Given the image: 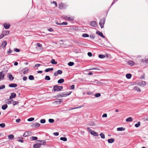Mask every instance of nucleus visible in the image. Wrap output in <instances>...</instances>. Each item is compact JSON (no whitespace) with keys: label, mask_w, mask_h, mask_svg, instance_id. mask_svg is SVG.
<instances>
[{"label":"nucleus","mask_w":148,"mask_h":148,"mask_svg":"<svg viewBox=\"0 0 148 148\" xmlns=\"http://www.w3.org/2000/svg\"><path fill=\"white\" fill-rule=\"evenodd\" d=\"M10 32V31L8 30L3 31L2 32V33L4 35V36H6L8 35Z\"/></svg>","instance_id":"nucleus-13"},{"label":"nucleus","mask_w":148,"mask_h":148,"mask_svg":"<svg viewBox=\"0 0 148 148\" xmlns=\"http://www.w3.org/2000/svg\"><path fill=\"white\" fill-rule=\"evenodd\" d=\"M140 125V122H138L135 125V126L136 127H138Z\"/></svg>","instance_id":"nucleus-40"},{"label":"nucleus","mask_w":148,"mask_h":148,"mask_svg":"<svg viewBox=\"0 0 148 148\" xmlns=\"http://www.w3.org/2000/svg\"><path fill=\"white\" fill-rule=\"evenodd\" d=\"M114 141V139L113 138L109 139H108V141L109 143H113Z\"/></svg>","instance_id":"nucleus-18"},{"label":"nucleus","mask_w":148,"mask_h":148,"mask_svg":"<svg viewBox=\"0 0 148 148\" xmlns=\"http://www.w3.org/2000/svg\"><path fill=\"white\" fill-rule=\"evenodd\" d=\"M96 34H98V35H99V36H100L101 37H103V38H105V36L103 35L102 33L101 32H100L99 31H97L96 32Z\"/></svg>","instance_id":"nucleus-11"},{"label":"nucleus","mask_w":148,"mask_h":148,"mask_svg":"<svg viewBox=\"0 0 148 148\" xmlns=\"http://www.w3.org/2000/svg\"><path fill=\"white\" fill-rule=\"evenodd\" d=\"M71 92H64L62 93V97H65L69 95L71 93Z\"/></svg>","instance_id":"nucleus-5"},{"label":"nucleus","mask_w":148,"mask_h":148,"mask_svg":"<svg viewBox=\"0 0 148 148\" xmlns=\"http://www.w3.org/2000/svg\"><path fill=\"white\" fill-rule=\"evenodd\" d=\"M29 69H27L26 70L24 71L23 74L24 75L28 73Z\"/></svg>","instance_id":"nucleus-52"},{"label":"nucleus","mask_w":148,"mask_h":148,"mask_svg":"<svg viewBox=\"0 0 148 148\" xmlns=\"http://www.w3.org/2000/svg\"><path fill=\"white\" fill-rule=\"evenodd\" d=\"M7 44V42L5 40L3 41L2 42V46L3 47V48H5Z\"/></svg>","instance_id":"nucleus-19"},{"label":"nucleus","mask_w":148,"mask_h":148,"mask_svg":"<svg viewBox=\"0 0 148 148\" xmlns=\"http://www.w3.org/2000/svg\"><path fill=\"white\" fill-rule=\"evenodd\" d=\"M31 133V132L30 131H28L26 132L23 134V136L24 137H26L29 135Z\"/></svg>","instance_id":"nucleus-10"},{"label":"nucleus","mask_w":148,"mask_h":148,"mask_svg":"<svg viewBox=\"0 0 148 148\" xmlns=\"http://www.w3.org/2000/svg\"><path fill=\"white\" fill-rule=\"evenodd\" d=\"M17 86V84H11L9 85V86L10 87H15Z\"/></svg>","instance_id":"nucleus-17"},{"label":"nucleus","mask_w":148,"mask_h":148,"mask_svg":"<svg viewBox=\"0 0 148 148\" xmlns=\"http://www.w3.org/2000/svg\"><path fill=\"white\" fill-rule=\"evenodd\" d=\"M21 121V119H18L16 120V122L17 123H19Z\"/></svg>","instance_id":"nucleus-64"},{"label":"nucleus","mask_w":148,"mask_h":148,"mask_svg":"<svg viewBox=\"0 0 148 148\" xmlns=\"http://www.w3.org/2000/svg\"><path fill=\"white\" fill-rule=\"evenodd\" d=\"M45 79L46 80H49L51 79V78H50V77L49 76H48V75H46V76L45 78Z\"/></svg>","instance_id":"nucleus-38"},{"label":"nucleus","mask_w":148,"mask_h":148,"mask_svg":"<svg viewBox=\"0 0 148 148\" xmlns=\"http://www.w3.org/2000/svg\"><path fill=\"white\" fill-rule=\"evenodd\" d=\"M64 81V80L62 78L59 79L58 81V83L59 84H61L63 83Z\"/></svg>","instance_id":"nucleus-24"},{"label":"nucleus","mask_w":148,"mask_h":148,"mask_svg":"<svg viewBox=\"0 0 148 148\" xmlns=\"http://www.w3.org/2000/svg\"><path fill=\"white\" fill-rule=\"evenodd\" d=\"M105 19L103 18H102L99 22V25L101 28L104 27V25L105 23Z\"/></svg>","instance_id":"nucleus-2"},{"label":"nucleus","mask_w":148,"mask_h":148,"mask_svg":"<svg viewBox=\"0 0 148 148\" xmlns=\"http://www.w3.org/2000/svg\"><path fill=\"white\" fill-rule=\"evenodd\" d=\"M74 63L73 62H70L68 63V65L69 66H72L74 65Z\"/></svg>","instance_id":"nucleus-36"},{"label":"nucleus","mask_w":148,"mask_h":148,"mask_svg":"<svg viewBox=\"0 0 148 148\" xmlns=\"http://www.w3.org/2000/svg\"><path fill=\"white\" fill-rule=\"evenodd\" d=\"M54 121V120L53 119H49V122L50 123H53Z\"/></svg>","instance_id":"nucleus-45"},{"label":"nucleus","mask_w":148,"mask_h":148,"mask_svg":"<svg viewBox=\"0 0 148 148\" xmlns=\"http://www.w3.org/2000/svg\"><path fill=\"white\" fill-rule=\"evenodd\" d=\"M64 18L67 21H73L74 20V18L73 17H68L66 16H64Z\"/></svg>","instance_id":"nucleus-6"},{"label":"nucleus","mask_w":148,"mask_h":148,"mask_svg":"<svg viewBox=\"0 0 148 148\" xmlns=\"http://www.w3.org/2000/svg\"><path fill=\"white\" fill-rule=\"evenodd\" d=\"M60 139L63 141H66L67 140V139L66 137H61L60 138Z\"/></svg>","instance_id":"nucleus-33"},{"label":"nucleus","mask_w":148,"mask_h":148,"mask_svg":"<svg viewBox=\"0 0 148 148\" xmlns=\"http://www.w3.org/2000/svg\"><path fill=\"white\" fill-rule=\"evenodd\" d=\"M82 37L84 38L88 37L89 36L87 34H83L82 35Z\"/></svg>","instance_id":"nucleus-32"},{"label":"nucleus","mask_w":148,"mask_h":148,"mask_svg":"<svg viewBox=\"0 0 148 148\" xmlns=\"http://www.w3.org/2000/svg\"><path fill=\"white\" fill-rule=\"evenodd\" d=\"M5 126V124L4 123H2L0 124V127L2 128L4 127Z\"/></svg>","instance_id":"nucleus-47"},{"label":"nucleus","mask_w":148,"mask_h":148,"mask_svg":"<svg viewBox=\"0 0 148 148\" xmlns=\"http://www.w3.org/2000/svg\"><path fill=\"white\" fill-rule=\"evenodd\" d=\"M41 64H36L34 66V68H35V67H38L40 66H41Z\"/></svg>","instance_id":"nucleus-51"},{"label":"nucleus","mask_w":148,"mask_h":148,"mask_svg":"<svg viewBox=\"0 0 148 148\" xmlns=\"http://www.w3.org/2000/svg\"><path fill=\"white\" fill-rule=\"evenodd\" d=\"M5 74L3 72H0V81L4 79Z\"/></svg>","instance_id":"nucleus-8"},{"label":"nucleus","mask_w":148,"mask_h":148,"mask_svg":"<svg viewBox=\"0 0 148 148\" xmlns=\"http://www.w3.org/2000/svg\"><path fill=\"white\" fill-rule=\"evenodd\" d=\"M133 121V119L132 117H129L128 118H127L126 119V122H128L129 121L131 122L132 121Z\"/></svg>","instance_id":"nucleus-23"},{"label":"nucleus","mask_w":148,"mask_h":148,"mask_svg":"<svg viewBox=\"0 0 148 148\" xmlns=\"http://www.w3.org/2000/svg\"><path fill=\"white\" fill-rule=\"evenodd\" d=\"M146 84V82L145 81H142L141 82L139 83V84L143 86H145Z\"/></svg>","instance_id":"nucleus-27"},{"label":"nucleus","mask_w":148,"mask_h":148,"mask_svg":"<svg viewBox=\"0 0 148 148\" xmlns=\"http://www.w3.org/2000/svg\"><path fill=\"white\" fill-rule=\"evenodd\" d=\"M53 91L55 92L60 91V89H59L58 86L55 85L53 86V88L52 90V91Z\"/></svg>","instance_id":"nucleus-3"},{"label":"nucleus","mask_w":148,"mask_h":148,"mask_svg":"<svg viewBox=\"0 0 148 148\" xmlns=\"http://www.w3.org/2000/svg\"><path fill=\"white\" fill-rule=\"evenodd\" d=\"M27 77L25 76H24L23 78V80L24 81H26L27 80Z\"/></svg>","instance_id":"nucleus-63"},{"label":"nucleus","mask_w":148,"mask_h":148,"mask_svg":"<svg viewBox=\"0 0 148 148\" xmlns=\"http://www.w3.org/2000/svg\"><path fill=\"white\" fill-rule=\"evenodd\" d=\"M90 23L91 25L94 27H96L97 26V23L94 21H91Z\"/></svg>","instance_id":"nucleus-7"},{"label":"nucleus","mask_w":148,"mask_h":148,"mask_svg":"<svg viewBox=\"0 0 148 148\" xmlns=\"http://www.w3.org/2000/svg\"><path fill=\"white\" fill-rule=\"evenodd\" d=\"M34 118L32 117V118H30L28 119H27V121H34Z\"/></svg>","instance_id":"nucleus-44"},{"label":"nucleus","mask_w":148,"mask_h":148,"mask_svg":"<svg viewBox=\"0 0 148 148\" xmlns=\"http://www.w3.org/2000/svg\"><path fill=\"white\" fill-rule=\"evenodd\" d=\"M8 105L6 104H4L2 106V109L3 110H5L7 109L8 107Z\"/></svg>","instance_id":"nucleus-20"},{"label":"nucleus","mask_w":148,"mask_h":148,"mask_svg":"<svg viewBox=\"0 0 148 148\" xmlns=\"http://www.w3.org/2000/svg\"><path fill=\"white\" fill-rule=\"evenodd\" d=\"M5 86L4 85H2L0 86V90L4 89L5 88Z\"/></svg>","instance_id":"nucleus-50"},{"label":"nucleus","mask_w":148,"mask_h":148,"mask_svg":"<svg viewBox=\"0 0 148 148\" xmlns=\"http://www.w3.org/2000/svg\"><path fill=\"white\" fill-rule=\"evenodd\" d=\"M51 62V64H57V62L55 61V60L54 59H52Z\"/></svg>","instance_id":"nucleus-34"},{"label":"nucleus","mask_w":148,"mask_h":148,"mask_svg":"<svg viewBox=\"0 0 148 148\" xmlns=\"http://www.w3.org/2000/svg\"><path fill=\"white\" fill-rule=\"evenodd\" d=\"M127 63L129 65H130L131 66H133L134 64V62L131 60L128 61Z\"/></svg>","instance_id":"nucleus-16"},{"label":"nucleus","mask_w":148,"mask_h":148,"mask_svg":"<svg viewBox=\"0 0 148 148\" xmlns=\"http://www.w3.org/2000/svg\"><path fill=\"white\" fill-rule=\"evenodd\" d=\"M105 57V56L104 55L100 54L99 55V58H103Z\"/></svg>","instance_id":"nucleus-43"},{"label":"nucleus","mask_w":148,"mask_h":148,"mask_svg":"<svg viewBox=\"0 0 148 148\" xmlns=\"http://www.w3.org/2000/svg\"><path fill=\"white\" fill-rule=\"evenodd\" d=\"M101 95L100 93H97L95 95V96L96 97H100Z\"/></svg>","instance_id":"nucleus-41"},{"label":"nucleus","mask_w":148,"mask_h":148,"mask_svg":"<svg viewBox=\"0 0 148 148\" xmlns=\"http://www.w3.org/2000/svg\"><path fill=\"white\" fill-rule=\"evenodd\" d=\"M107 114L106 113L104 114L102 116L103 117H107Z\"/></svg>","instance_id":"nucleus-60"},{"label":"nucleus","mask_w":148,"mask_h":148,"mask_svg":"<svg viewBox=\"0 0 148 148\" xmlns=\"http://www.w3.org/2000/svg\"><path fill=\"white\" fill-rule=\"evenodd\" d=\"M28 78L30 80H33L34 79V77L32 75H29Z\"/></svg>","instance_id":"nucleus-31"},{"label":"nucleus","mask_w":148,"mask_h":148,"mask_svg":"<svg viewBox=\"0 0 148 148\" xmlns=\"http://www.w3.org/2000/svg\"><path fill=\"white\" fill-rule=\"evenodd\" d=\"M18 103V102L17 101H14L13 103V105L14 106H15L16 104H17Z\"/></svg>","instance_id":"nucleus-57"},{"label":"nucleus","mask_w":148,"mask_h":148,"mask_svg":"<svg viewBox=\"0 0 148 148\" xmlns=\"http://www.w3.org/2000/svg\"><path fill=\"white\" fill-rule=\"evenodd\" d=\"M14 136L12 134H10L8 136V139L10 140L13 139L14 138Z\"/></svg>","instance_id":"nucleus-25"},{"label":"nucleus","mask_w":148,"mask_h":148,"mask_svg":"<svg viewBox=\"0 0 148 148\" xmlns=\"http://www.w3.org/2000/svg\"><path fill=\"white\" fill-rule=\"evenodd\" d=\"M38 141H40L41 143L40 144H41V145H45L46 144V142L45 141H43V140H38Z\"/></svg>","instance_id":"nucleus-30"},{"label":"nucleus","mask_w":148,"mask_h":148,"mask_svg":"<svg viewBox=\"0 0 148 148\" xmlns=\"http://www.w3.org/2000/svg\"><path fill=\"white\" fill-rule=\"evenodd\" d=\"M16 95L14 92H13L11 93V95L10 96V99H12L16 97Z\"/></svg>","instance_id":"nucleus-9"},{"label":"nucleus","mask_w":148,"mask_h":148,"mask_svg":"<svg viewBox=\"0 0 148 148\" xmlns=\"http://www.w3.org/2000/svg\"><path fill=\"white\" fill-rule=\"evenodd\" d=\"M41 145V144L40 143L36 144L34 145L33 147L34 148H40Z\"/></svg>","instance_id":"nucleus-12"},{"label":"nucleus","mask_w":148,"mask_h":148,"mask_svg":"<svg viewBox=\"0 0 148 148\" xmlns=\"http://www.w3.org/2000/svg\"><path fill=\"white\" fill-rule=\"evenodd\" d=\"M31 138L33 140H36L38 139V138L35 136H32Z\"/></svg>","instance_id":"nucleus-46"},{"label":"nucleus","mask_w":148,"mask_h":148,"mask_svg":"<svg viewBox=\"0 0 148 148\" xmlns=\"http://www.w3.org/2000/svg\"><path fill=\"white\" fill-rule=\"evenodd\" d=\"M53 68H48V69H46L45 70V71L46 72H48L50 71H53Z\"/></svg>","instance_id":"nucleus-28"},{"label":"nucleus","mask_w":148,"mask_h":148,"mask_svg":"<svg viewBox=\"0 0 148 148\" xmlns=\"http://www.w3.org/2000/svg\"><path fill=\"white\" fill-rule=\"evenodd\" d=\"M48 30L50 32H52L53 31V29L51 28H48Z\"/></svg>","instance_id":"nucleus-58"},{"label":"nucleus","mask_w":148,"mask_h":148,"mask_svg":"<svg viewBox=\"0 0 148 148\" xmlns=\"http://www.w3.org/2000/svg\"><path fill=\"white\" fill-rule=\"evenodd\" d=\"M10 99H5L4 101L5 103L8 104H11L12 103L11 101H10Z\"/></svg>","instance_id":"nucleus-15"},{"label":"nucleus","mask_w":148,"mask_h":148,"mask_svg":"<svg viewBox=\"0 0 148 148\" xmlns=\"http://www.w3.org/2000/svg\"><path fill=\"white\" fill-rule=\"evenodd\" d=\"M87 54L88 56L89 57H91L92 56V54L91 52H88Z\"/></svg>","instance_id":"nucleus-55"},{"label":"nucleus","mask_w":148,"mask_h":148,"mask_svg":"<svg viewBox=\"0 0 148 148\" xmlns=\"http://www.w3.org/2000/svg\"><path fill=\"white\" fill-rule=\"evenodd\" d=\"M18 138H21L22 139H21V140H20V139H18L17 140V141L19 142H21L22 143H23V142H24V141L23 140V137H18Z\"/></svg>","instance_id":"nucleus-35"},{"label":"nucleus","mask_w":148,"mask_h":148,"mask_svg":"<svg viewBox=\"0 0 148 148\" xmlns=\"http://www.w3.org/2000/svg\"><path fill=\"white\" fill-rule=\"evenodd\" d=\"M12 51L10 49L9 51H7V53H12Z\"/></svg>","instance_id":"nucleus-59"},{"label":"nucleus","mask_w":148,"mask_h":148,"mask_svg":"<svg viewBox=\"0 0 148 148\" xmlns=\"http://www.w3.org/2000/svg\"><path fill=\"white\" fill-rule=\"evenodd\" d=\"M9 79L10 80H12L14 79V78L12 76V75L11 74H9Z\"/></svg>","instance_id":"nucleus-29"},{"label":"nucleus","mask_w":148,"mask_h":148,"mask_svg":"<svg viewBox=\"0 0 148 148\" xmlns=\"http://www.w3.org/2000/svg\"><path fill=\"white\" fill-rule=\"evenodd\" d=\"M126 77L128 79H129L131 78L132 77V75L130 73H128L126 74Z\"/></svg>","instance_id":"nucleus-26"},{"label":"nucleus","mask_w":148,"mask_h":148,"mask_svg":"<svg viewBox=\"0 0 148 148\" xmlns=\"http://www.w3.org/2000/svg\"><path fill=\"white\" fill-rule=\"evenodd\" d=\"M53 134L55 136H58L59 135V133L58 132H54L53 133Z\"/></svg>","instance_id":"nucleus-56"},{"label":"nucleus","mask_w":148,"mask_h":148,"mask_svg":"<svg viewBox=\"0 0 148 148\" xmlns=\"http://www.w3.org/2000/svg\"><path fill=\"white\" fill-rule=\"evenodd\" d=\"M5 28L6 29H8L10 27V25L9 24H7L6 23H5L3 24Z\"/></svg>","instance_id":"nucleus-14"},{"label":"nucleus","mask_w":148,"mask_h":148,"mask_svg":"<svg viewBox=\"0 0 148 148\" xmlns=\"http://www.w3.org/2000/svg\"><path fill=\"white\" fill-rule=\"evenodd\" d=\"M45 122L46 120L45 119H42L40 121V122L41 123H44Z\"/></svg>","instance_id":"nucleus-48"},{"label":"nucleus","mask_w":148,"mask_h":148,"mask_svg":"<svg viewBox=\"0 0 148 148\" xmlns=\"http://www.w3.org/2000/svg\"><path fill=\"white\" fill-rule=\"evenodd\" d=\"M59 8L60 9H62L64 8L63 7V4L62 3H59Z\"/></svg>","instance_id":"nucleus-22"},{"label":"nucleus","mask_w":148,"mask_h":148,"mask_svg":"<svg viewBox=\"0 0 148 148\" xmlns=\"http://www.w3.org/2000/svg\"><path fill=\"white\" fill-rule=\"evenodd\" d=\"M90 38L93 40H94L95 38V35L94 34L90 35Z\"/></svg>","instance_id":"nucleus-39"},{"label":"nucleus","mask_w":148,"mask_h":148,"mask_svg":"<svg viewBox=\"0 0 148 148\" xmlns=\"http://www.w3.org/2000/svg\"><path fill=\"white\" fill-rule=\"evenodd\" d=\"M68 23L66 22H64L61 23V25H67Z\"/></svg>","instance_id":"nucleus-54"},{"label":"nucleus","mask_w":148,"mask_h":148,"mask_svg":"<svg viewBox=\"0 0 148 148\" xmlns=\"http://www.w3.org/2000/svg\"><path fill=\"white\" fill-rule=\"evenodd\" d=\"M134 89L135 90H136L137 91H138L139 92H140L141 91L140 88L137 86H136L134 88Z\"/></svg>","instance_id":"nucleus-37"},{"label":"nucleus","mask_w":148,"mask_h":148,"mask_svg":"<svg viewBox=\"0 0 148 148\" xmlns=\"http://www.w3.org/2000/svg\"><path fill=\"white\" fill-rule=\"evenodd\" d=\"M14 51L16 52H19L20 51V50L17 48H15L14 49Z\"/></svg>","instance_id":"nucleus-53"},{"label":"nucleus","mask_w":148,"mask_h":148,"mask_svg":"<svg viewBox=\"0 0 148 148\" xmlns=\"http://www.w3.org/2000/svg\"><path fill=\"white\" fill-rule=\"evenodd\" d=\"M87 129L88 130L89 132L92 135L95 136H97L98 135V134L97 133L90 129L88 127Z\"/></svg>","instance_id":"nucleus-1"},{"label":"nucleus","mask_w":148,"mask_h":148,"mask_svg":"<svg viewBox=\"0 0 148 148\" xmlns=\"http://www.w3.org/2000/svg\"><path fill=\"white\" fill-rule=\"evenodd\" d=\"M4 35L2 33L0 35V39H2L4 36Z\"/></svg>","instance_id":"nucleus-61"},{"label":"nucleus","mask_w":148,"mask_h":148,"mask_svg":"<svg viewBox=\"0 0 148 148\" xmlns=\"http://www.w3.org/2000/svg\"><path fill=\"white\" fill-rule=\"evenodd\" d=\"M125 130V128L123 127H118L117 129V131H122Z\"/></svg>","instance_id":"nucleus-21"},{"label":"nucleus","mask_w":148,"mask_h":148,"mask_svg":"<svg viewBox=\"0 0 148 148\" xmlns=\"http://www.w3.org/2000/svg\"><path fill=\"white\" fill-rule=\"evenodd\" d=\"M37 46L38 47H41L42 46V44H40V43H37Z\"/></svg>","instance_id":"nucleus-62"},{"label":"nucleus","mask_w":148,"mask_h":148,"mask_svg":"<svg viewBox=\"0 0 148 148\" xmlns=\"http://www.w3.org/2000/svg\"><path fill=\"white\" fill-rule=\"evenodd\" d=\"M57 73L58 74H61L62 73V72L61 70H58L57 71Z\"/></svg>","instance_id":"nucleus-49"},{"label":"nucleus","mask_w":148,"mask_h":148,"mask_svg":"<svg viewBox=\"0 0 148 148\" xmlns=\"http://www.w3.org/2000/svg\"><path fill=\"white\" fill-rule=\"evenodd\" d=\"M100 136L101 138L103 139L105 138V135L104 134H103V133H101V134H100Z\"/></svg>","instance_id":"nucleus-42"},{"label":"nucleus","mask_w":148,"mask_h":148,"mask_svg":"<svg viewBox=\"0 0 148 148\" xmlns=\"http://www.w3.org/2000/svg\"><path fill=\"white\" fill-rule=\"evenodd\" d=\"M40 124L38 123H34L32 124V127L33 128H36L39 127Z\"/></svg>","instance_id":"nucleus-4"}]
</instances>
